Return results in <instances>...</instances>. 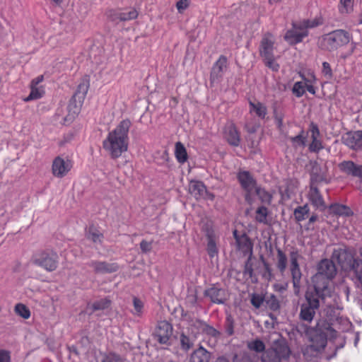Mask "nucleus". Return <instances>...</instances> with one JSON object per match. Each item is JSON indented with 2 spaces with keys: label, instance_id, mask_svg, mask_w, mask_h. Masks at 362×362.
I'll return each instance as SVG.
<instances>
[{
  "label": "nucleus",
  "instance_id": "obj_8",
  "mask_svg": "<svg viewBox=\"0 0 362 362\" xmlns=\"http://www.w3.org/2000/svg\"><path fill=\"white\" fill-rule=\"evenodd\" d=\"M306 332L310 344L322 351L325 348L327 343V334L324 329L317 325L316 327L308 328Z\"/></svg>",
  "mask_w": 362,
  "mask_h": 362
},
{
  "label": "nucleus",
  "instance_id": "obj_9",
  "mask_svg": "<svg viewBox=\"0 0 362 362\" xmlns=\"http://www.w3.org/2000/svg\"><path fill=\"white\" fill-rule=\"evenodd\" d=\"M248 230L240 223H237L235 226L233 235L236 240L238 250L243 253L249 252V236Z\"/></svg>",
  "mask_w": 362,
  "mask_h": 362
},
{
  "label": "nucleus",
  "instance_id": "obj_2",
  "mask_svg": "<svg viewBox=\"0 0 362 362\" xmlns=\"http://www.w3.org/2000/svg\"><path fill=\"white\" fill-rule=\"evenodd\" d=\"M317 272L313 277V287L316 289L317 286L321 288L319 290L322 296H332V288L330 280L334 278L337 274V267L333 259H323L317 264Z\"/></svg>",
  "mask_w": 362,
  "mask_h": 362
},
{
  "label": "nucleus",
  "instance_id": "obj_12",
  "mask_svg": "<svg viewBox=\"0 0 362 362\" xmlns=\"http://www.w3.org/2000/svg\"><path fill=\"white\" fill-rule=\"evenodd\" d=\"M290 270L292 276L293 287L298 290L301 279V272L298 264V259L300 257L297 250L290 252Z\"/></svg>",
  "mask_w": 362,
  "mask_h": 362
},
{
  "label": "nucleus",
  "instance_id": "obj_21",
  "mask_svg": "<svg viewBox=\"0 0 362 362\" xmlns=\"http://www.w3.org/2000/svg\"><path fill=\"white\" fill-rule=\"evenodd\" d=\"M255 189L256 194L264 204H270L272 202V195L264 189L257 186L256 180L250 176V192Z\"/></svg>",
  "mask_w": 362,
  "mask_h": 362
},
{
  "label": "nucleus",
  "instance_id": "obj_57",
  "mask_svg": "<svg viewBox=\"0 0 362 362\" xmlns=\"http://www.w3.org/2000/svg\"><path fill=\"white\" fill-rule=\"evenodd\" d=\"M309 132L311 133V139H319L320 136V129L317 124L313 122L309 125Z\"/></svg>",
  "mask_w": 362,
  "mask_h": 362
},
{
  "label": "nucleus",
  "instance_id": "obj_54",
  "mask_svg": "<svg viewBox=\"0 0 362 362\" xmlns=\"http://www.w3.org/2000/svg\"><path fill=\"white\" fill-rule=\"evenodd\" d=\"M266 298L262 294L253 293L251 296L250 303L256 308H260L261 305L264 302Z\"/></svg>",
  "mask_w": 362,
  "mask_h": 362
},
{
  "label": "nucleus",
  "instance_id": "obj_17",
  "mask_svg": "<svg viewBox=\"0 0 362 362\" xmlns=\"http://www.w3.org/2000/svg\"><path fill=\"white\" fill-rule=\"evenodd\" d=\"M309 199L313 206L319 209L320 211H324L326 209V204L319 189L310 185Z\"/></svg>",
  "mask_w": 362,
  "mask_h": 362
},
{
  "label": "nucleus",
  "instance_id": "obj_63",
  "mask_svg": "<svg viewBox=\"0 0 362 362\" xmlns=\"http://www.w3.org/2000/svg\"><path fill=\"white\" fill-rule=\"evenodd\" d=\"M140 248L143 252H148L151 250L152 245L151 242H148L145 240H143L140 243Z\"/></svg>",
  "mask_w": 362,
  "mask_h": 362
},
{
  "label": "nucleus",
  "instance_id": "obj_61",
  "mask_svg": "<svg viewBox=\"0 0 362 362\" xmlns=\"http://www.w3.org/2000/svg\"><path fill=\"white\" fill-rule=\"evenodd\" d=\"M0 362H11V354L8 351L0 349Z\"/></svg>",
  "mask_w": 362,
  "mask_h": 362
},
{
  "label": "nucleus",
  "instance_id": "obj_6",
  "mask_svg": "<svg viewBox=\"0 0 362 362\" xmlns=\"http://www.w3.org/2000/svg\"><path fill=\"white\" fill-rule=\"evenodd\" d=\"M74 162L68 157L58 156L52 163V173L58 178H62L68 175L73 168Z\"/></svg>",
  "mask_w": 362,
  "mask_h": 362
},
{
  "label": "nucleus",
  "instance_id": "obj_29",
  "mask_svg": "<svg viewBox=\"0 0 362 362\" xmlns=\"http://www.w3.org/2000/svg\"><path fill=\"white\" fill-rule=\"evenodd\" d=\"M361 135V131L346 134V137L344 138L345 144L351 148L358 151V144L362 138Z\"/></svg>",
  "mask_w": 362,
  "mask_h": 362
},
{
  "label": "nucleus",
  "instance_id": "obj_25",
  "mask_svg": "<svg viewBox=\"0 0 362 362\" xmlns=\"http://www.w3.org/2000/svg\"><path fill=\"white\" fill-rule=\"evenodd\" d=\"M87 239L91 240L94 243L101 244L103 243L104 235L100 231L98 227L94 225H90L86 232Z\"/></svg>",
  "mask_w": 362,
  "mask_h": 362
},
{
  "label": "nucleus",
  "instance_id": "obj_46",
  "mask_svg": "<svg viewBox=\"0 0 362 362\" xmlns=\"http://www.w3.org/2000/svg\"><path fill=\"white\" fill-rule=\"evenodd\" d=\"M107 18L115 23L121 22L122 9H109L106 11Z\"/></svg>",
  "mask_w": 362,
  "mask_h": 362
},
{
  "label": "nucleus",
  "instance_id": "obj_24",
  "mask_svg": "<svg viewBox=\"0 0 362 362\" xmlns=\"http://www.w3.org/2000/svg\"><path fill=\"white\" fill-rule=\"evenodd\" d=\"M206 190V186L201 181L192 180L189 185V193L197 199L202 197Z\"/></svg>",
  "mask_w": 362,
  "mask_h": 362
},
{
  "label": "nucleus",
  "instance_id": "obj_40",
  "mask_svg": "<svg viewBox=\"0 0 362 362\" xmlns=\"http://www.w3.org/2000/svg\"><path fill=\"white\" fill-rule=\"evenodd\" d=\"M287 266V257L286 254L279 248L277 249V264L276 267L280 272H285Z\"/></svg>",
  "mask_w": 362,
  "mask_h": 362
},
{
  "label": "nucleus",
  "instance_id": "obj_56",
  "mask_svg": "<svg viewBox=\"0 0 362 362\" xmlns=\"http://www.w3.org/2000/svg\"><path fill=\"white\" fill-rule=\"evenodd\" d=\"M133 305L135 310L134 315H140L142 313V310L144 308L143 302L136 297L133 298Z\"/></svg>",
  "mask_w": 362,
  "mask_h": 362
},
{
  "label": "nucleus",
  "instance_id": "obj_44",
  "mask_svg": "<svg viewBox=\"0 0 362 362\" xmlns=\"http://www.w3.org/2000/svg\"><path fill=\"white\" fill-rule=\"evenodd\" d=\"M321 351L314 345L309 344L303 349V355L306 359H311L313 357L316 356Z\"/></svg>",
  "mask_w": 362,
  "mask_h": 362
},
{
  "label": "nucleus",
  "instance_id": "obj_33",
  "mask_svg": "<svg viewBox=\"0 0 362 362\" xmlns=\"http://www.w3.org/2000/svg\"><path fill=\"white\" fill-rule=\"evenodd\" d=\"M255 220L259 223L265 225L270 224V221L268 220V209L264 206H259L255 212Z\"/></svg>",
  "mask_w": 362,
  "mask_h": 362
},
{
  "label": "nucleus",
  "instance_id": "obj_59",
  "mask_svg": "<svg viewBox=\"0 0 362 362\" xmlns=\"http://www.w3.org/2000/svg\"><path fill=\"white\" fill-rule=\"evenodd\" d=\"M226 332L228 335L231 336L234 333L233 322L230 316L227 317L226 322Z\"/></svg>",
  "mask_w": 362,
  "mask_h": 362
},
{
  "label": "nucleus",
  "instance_id": "obj_48",
  "mask_svg": "<svg viewBox=\"0 0 362 362\" xmlns=\"http://www.w3.org/2000/svg\"><path fill=\"white\" fill-rule=\"evenodd\" d=\"M199 325H200L199 328L202 330V334L214 337H218L220 334L215 328L204 322H203V323H199Z\"/></svg>",
  "mask_w": 362,
  "mask_h": 362
},
{
  "label": "nucleus",
  "instance_id": "obj_64",
  "mask_svg": "<svg viewBox=\"0 0 362 362\" xmlns=\"http://www.w3.org/2000/svg\"><path fill=\"white\" fill-rule=\"evenodd\" d=\"M44 80V76L43 75H40L38 76L37 77L33 78L31 82H30V85L31 86H38V84L40 83L41 82H42V81Z\"/></svg>",
  "mask_w": 362,
  "mask_h": 362
},
{
  "label": "nucleus",
  "instance_id": "obj_26",
  "mask_svg": "<svg viewBox=\"0 0 362 362\" xmlns=\"http://www.w3.org/2000/svg\"><path fill=\"white\" fill-rule=\"evenodd\" d=\"M274 42L267 37H263L259 47L260 55L263 59L274 55Z\"/></svg>",
  "mask_w": 362,
  "mask_h": 362
},
{
  "label": "nucleus",
  "instance_id": "obj_51",
  "mask_svg": "<svg viewBox=\"0 0 362 362\" xmlns=\"http://www.w3.org/2000/svg\"><path fill=\"white\" fill-rule=\"evenodd\" d=\"M292 93L297 98L302 97L305 93V84L302 81H297L293 84Z\"/></svg>",
  "mask_w": 362,
  "mask_h": 362
},
{
  "label": "nucleus",
  "instance_id": "obj_38",
  "mask_svg": "<svg viewBox=\"0 0 362 362\" xmlns=\"http://www.w3.org/2000/svg\"><path fill=\"white\" fill-rule=\"evenodd\" d=\"M265 350L264 343L259 339H257L250 341V362H255L254 358H252V352L264 353Z\"/></svg>",
  "mask_w": 362,
  "mask_h": 362
},
{
  "label": "nucleus",
  "instance_id": "obj_30",
  "mask_svg": "<svg viewBox=\"0 0 362 362\" xmlns=\"http://www.w3.org/2000/svg\"><path fill=\"white\" fill-rule=\"evenodd\" d=\"M329 209L330 214L335 215L349 216L353 214V211L349 206L338 203L332 204Z\"/></svg>",
  "mask_w": 362,
  "mask_h": 362
},
{
  "label": "nucleus",
  "instance_id": "obj_1",
  "mask_svg": "<svg viewBox=\"0 0 362 362\" xmlns=\"http://www.w3.org/2000/svg\"><path fill=\"white\" fill-rule=\"evenodd\" d=\"M132 122L129 119H122L118 125L110 131L103 141V149L112 159L119 158L126 152L129 145V131Z\"/></svg>",
  "mask_w": 362,
  "mask_h": 362
},
{
  "label": "nucleus",
  "instance_id": "obj_53",
  "mask_svg": "<svg viewBox=\"0 0 362 362\" xmlns=\"http://www.w3.org/2000/svg\"><path fill=\"white\" fill-rule=\"evenodd\" d=\"M102 362H124V359L119 354L110 352L103 356Z\"/></svg>",
  "mask_w": 362,
  "mask_h": 362
},
{
  "label": "nucleus",
  "instance_id": "obj_37",
  "mask_svg": "<svg viewBox=\"0 0 362 362\" xmlns=\"http://www.w3.org/2000/svg\"><path fill=\"white\" fill-rule=\"evenodd\" d=\"M310 209L307 204L298 206L294 210V216L297 222H300L305 220L309 214Z\"/></svg>",
  "mask_w": 362,
  "mask_h": 362
},
{
  "label": "nucleus",
  "instance_id": "obj_49",
  "mask_svg": "<svg viewBox=\"0 0 362 362\" xmlns=\"http://www.w3.org/2000/svg\"><path fill=\"white\" fill-rule=\"evenodd\" d=\"M199 323H203V321L199 320H196L189 325L187 328V332H189L192 335L195 337V339H197L198 336L200 334H202V330L199 328L200 325Z\"/></svg>",
  "mask_w": 362,
  "mask_h": 362
},
{
  "label": "nucleus",
  "instance_id": "obj_34",
  "mask_svg": "<svg viewBox=\"0 0 362 362\" xmlns=\"http://www.w3.org/2000/svg\"><path fill=\"white\" fill-rule=\"evenodd\" d=\"M29 95L23 99L25 102H29L33 100L41 98L45 94V90L42 86H31Z\"/></svg>",
  "mask_w": 362,
  "mask_h": 362
},
{
  "label": "nucleus",
  "instance_id": "obj_13",
  "mask_svg": "<svg viewBox=\"0 0 362 362\" xmlns=\"http://www.w3.org/2000/svg\"><path fill=\"white\" fill-rule=\"evenodd\" d=\"M308 166L310 167V169L309 170L310 185H315L322 182H327L326 172L322 169V166L317 160H310Z\"/></svg>",
  "mask_w": 362,
  "mask_h": 362
},
{
  "label": "nucleus",
  "instance_id": "obj_55",
  "mask_svg": "<svg viewBox=\"0 0 362 362\" xmlns=\"http://www.w3.org/2000/svg\"><path fill=\"white\" fill-rule=\"evenodd\" d=\"M324 148L322 142L319 139H312V141L309 145V151L310 152L319 153Z\"/></svg>",
  "mask_w": 362,
  "mask_h": 362
},
{
  "label": "nucleus",
  "instance_id": "obj_43",
  "mask_svg": "<svg viewBox=\"0 0 362 362\" xmlns=\"http://www.w3.org/2000/svg\"><path fill=\"white\" fill-rule=\"evenodd\" d=\"M263 62L264 65L269 69H271L274 72L279 71L280 69L279 64L276 62V57L274 55L263 59Z\"/></svg>",
  "mask_w": 362,
  "mask_h": 362
},
{
  "label": "nucleus",
  "instance_id": "obj_52",
  "mask_svg": "<svg viewBox=\"0 0 362 362\" xmlns=\"http://www.w3.org/2000/svg\"><path fill=\"white\" fill-rule=\"evenodd\" d=\"M260 258L262 261L264 268V272L262 274V276L266 280L270 281L274 277V275L272 274V269L269 264L264 259V257L262 255H261Z\"/></svg>",
  "mask_w": 362,
  "mask_h": 362
},
{
  "label": "nucleus",
  "instance_id": "obj_20",
  "mask_svg": "<svg viewBox=\"0 0 362 362\" xmlns=\"http://www.w3.org/2000/svg\"><path fill=\"white\" fill-rule=\"evenodd\" d=\"M206 236L207 238L206 250L211 258L218 255V250L216 246V238L214 231L211 228L206 230Z\"/></svg>",
  "mask_w": 362,
  "mask_h": 362
},
{
  "label": "nucleus",
  "instance_id": "obj_45",
  "mask_svg": "<svg viewBox=\"0 0 362 362\" xmlns=\"http://www.w3.org/2000/svg\"><path fill=\"white\" fill-rule=\"evenodd\" d=\"M16 313L23 319H28L30 317V311L29 308L22 303H18L15 306Z\"/></svg>",
  "mask_w": 362,
  "mask_h": 362
},
{
  "label": "nucleus",
  "instance_id": "obj_14",
  "mask_svg": "<svg viewBox=\"0 0 362 362\" xmlns=\"http://www.w3.org/2000/svg\"><path fill=\"white\" fill-rule=\"evenodd\" d=\"M228 59L224 55H221L214 64L211 73L210 81L211 83L218 81L223 76L224 71L227 68Z\"/></svg>",
  "mask_w": 362,
  "mask_h": 362
},
{
  "label": "nucleus",
  "instance_id": "obj_50",
  "mask_svg": "<svg viewBox=\"0 0 362 362\" xmlns=\"http://www.w3.org/2000/svg\"><path fill=\"white\" fill-rule=\"evenodd\" d=\"M322 23V21H320L318 19H314V20H303L302 22L300 23V26H297L296 28L301 29H306L308 28H315Z\"/></svg>",
  "mask_w": 362,
  "mask_h": 362
},
{
  "label": "nucleus",
  "instance_id": "obj_16",
  "mask_svg": "<svg viewBox=\"0 0 362 362\" xmlns=\"http://www.w3.org/2000/svg\"><path fill=\"white\" fill-rule=\"evenodd\" d=\"M90 266L93 268L96 273L107 274L113 273L118 270L119 266L117 263H109L107 262L93 261Z\"/></svg>",
  "mask_w": 362,
  "mask_h": 362
},
{
  "label": "nucleus",
  "instance_id": "obj_41",
  "mask_svg": "<svg viewBox=\"0 0 362 362\" xmlns=\"http://www.w3.org/2000/svg\"><path fill=\"white\" fill-rule=\"evenodd\" d=\"M261 362H281V358L279 356H276V354H275V351H271L269 349L265 351L260 359Z\"/></svg>",
  "mask_w": 362,
  "mask_h": 362
},
{
  "label": "nucleus",
  "instance_id": "obj_10",
  "mask_svg": "<svg viewBox=\"0 0 362 362\" xmlns=\"http://www.w3.org/2000/svg\"><path fill=\"white\" fill-rule=\"evenodd\" d=\"M292 26V29L286 31L284 38L290 45L293 46L303 42V38L307 37L309 33L306 29L296 28L300 26V23H293Z\"/></svg>",
  "mask_w": 362,
  "mask_h": 362
},
{
  "label": "nucleus",
  "instance_id": "obj_62",
  "mask_svg": "<svg viewBox=\"0 0 362 362\" xmlns=\"http://www.w3.org/2000/svg\"><path fill=\"white\" fill-rule=\"evenodd\" d=\"M354 0H340V4L342 6L341 12H348L349 9L352 7Z\"/></svg>",
  "mask_w": 362,
  "mask_h": 362
},
{
  "label": "nucleus",
  "instance_id": "obj_11",
  "mask_svg": "<svg viewBox=\"0 0 362 362\" xmlns=\"http://www.w3.org/2000/svg\"><path fill=\"white\" fill-rule=\"evenodd\" d=\"M340 172L347 177L358 178L362 182V165L357 164L353 160H343L338 164Z\"/></svg>",
  "mask_w": 362,
  "mask_h": 362
},
{
  "label": "nucleus",
  "instance_id": "obj_15",
  "mask_svg": "<svg viewBox=\"0 0 362 362\" xmlns=\"http://www.w3.org/2000/svg\"><path fill=\"white\" fill-rule=\"evenodd\" d=\"M298 182L293 179L285 180L284 184L279 186V192L281 195V202H286L290 200L296 194V189L298 187Z\"/></svg>",
  "mask_w": 362,
  "mask_h": 362
},
{
  "label": "nucleus",
  "instance_id": "obj_35",
  "mask_svg": "<svg viewBox=\"0 0 362 362\" xmlns=\"http://www.w3.org/2000/svg\"><path fill=\"white\" fill-rule=\"evenodd\" d=\"M111 305V301L108 298H102L98 300L94 301L91 304H88V308H90L92 312L97 310H104L107 309Z\"/></svg>",
  "mask_w": 362,
  "mask_h": 362
},
{
  "label": "nucleus",
  "instance_id": "obj_18",
  "mask_svg": "<svg viewBox=\"0 0 362 362\" xmlns=\"http://www.w3.org/2000/svg\"><path fill=\"white\" fill-rule=\"evenodd\" d=\"M90 87V80L88 77L83 78L77 86L76 91L74 95L73 100L78 101L81 105L87 95Z\"/></svg>",
  "mask_w": 362,
  "mask_h": 362
},
{
  "label": "nucleus",
  "instance_id": "obj_4",
  "mask_svg": "<svg viewBox=\"0 0 362 362\" xmlns=\"http://www.w3.org/2000/svg\"><path fill=\"white\" fill-rule=\"evenodd\" d=\"M351 38V35L349 32L338 29L321 36L317 41V46L322 50L333 52L347 45Z\"/></svg>",
  "mask_w": 362,
  "mask_h": 362
},
{
  "label": "nucleus",
  "instance_id": "obj_7",
  "mask_svg": "<svg viewBox=\"0 0 362 362\" xmlns=\"http://www.w3.org/2000/svg\"><path fill=\"white\" fill-rule=\"evenodd\" d=\"M173 325L166 320L158 322L154 333V339L160 344H170V340L173 335Z\"/></svg>",
  "mask_w": 362,
  "mask_h": 362
},
{
  "label": "nucleus",
  "instance_id": "obj_3",
  "mask_svg": "<svg viewBox=\"0 0 362 362\" xmlns=\"http://www.w3.org/2000/svg\"><path fill=\"white\" fill-rule=\"evenodd\" d=\"M319 287L315 289L309 287L305 293V302L300 305L299 317L302 321L310 323L317 311L319 310L320 303H325L326 298L330 296H322Z\"/></svg>",
  "mask_w": 362,
  "mask_h": 362
},
{
  "label": "nucleus",
  "instance_id": "obj_47",
  "mask_svg": "<svg viewBox=\"0 0 362 362\" xmlns=\"http://www.w3.org/2000/svg\"><path fill=\"white\" fill-rule=\"evenodd\" d=\"M266 306L273 311L279 310L280 308V303L277 298L272 294L265 300Z\"/></svg>",
  "mask_w": 362,
  "mask_h": 362
},
{
  "label": "nucleus",
  "instance_id": "obj_31",
  "mask_svg": "<svg viewBox=\"0 0 362 362\" xmlns=\"http://www.w3.org/2000/svg\"><path fill=\"white\" fill-rule=\"evenodd\" d=\"M175 156L178 163L183 164L188 158L187 150L185 146L180 141L177 142L175 146Z\"/></svg>",
  "mask_w": 362,
  "mask_h": 362
},
{
  "label": "nucleus",
  "instance_id": "obj_19",
  "mask_svg": "<svg viewBox=\"0 0 362 362\" xmlns=\"http://www.w3.org/2000/svg\"><path fill=\"white\" fill-rule=\"evenodd\" d=\"M224 137L233 146H238L240 134L233 123H228L224 128Z\"/></svg>",
  "mask_w": 362,
  "mask_h": 362
},
{
  "label": "nucleus",
  "instance_id": "obj_32",
  "mask_svg": "<svg viewBox=\"0 0 362 362\" xmlns=\"http://www.w3.org/2000/svg\"><path fill=\"white\" fill-rule=\"evenodd\" d=\"M237 177L240 185L245 191V199L249 201V172L240 171Z\"/></svg>",
  "mask_w": 362,
  "mask_h": 362
},
{
  "label": "nucleus",
  "instance_id": "obj_39",
  "mask_svg": "<svg viewBox=\"0 0 362 362\" xmlns=\"http://www.w3.org/2000/svg\"><path fill=\"white\" fill-rule=\"evenodd\" d=\"M308 136V132H305V131L302 129L297 136L291 138V141L295 146L304 147L306 144Z\"/></svg>",
  "mask_w": 362,
  "mask_h": 362
},
{
  "label": "nucleus",
  "instance_id": "obj_42",
  "mask_svg": "<svg viewBox=\"0 0 362 362\" xmlns=\"http://www.w3.org/2000/svg\"><path fill=\"white\" fill-rule=\"evenodd\" d=\"M139 16L138 11L132 8L128 11L122 9L121 22L129 21L137 18Z\"/></svg>",
  "mask_w": 362,
  "mask_h": 362
},
{
  "label": "nucleus",
  "instance_id": "obj_28",
  "mask_svg": "<svg viewBox=\"0 0 362 362\" xmlns=\"http://www.w3.org/2000/svg\"><path fill=\"white\" fill-rule=\"evenodd\" d=\"M196 339H195V337L192 335L187 331L186 332H182L180 336L181 349L185 351H189L193 347Z\"/></svg>",
  "mask_w": 362,
  "mask_h": 362
},
{
  "label": "nucleus",
  "instance_id": "obj_27",
  "mask_svg": "<svg viewBox=\"0 0 362 362\" xmlns=\"http://www.w3.org/2000/svg\"><path fill=\"white\" fill-rule=\"evenodd\" d=\"M205 294L214 303L221 304L224 302V291L221 288L211 287L206 291Z\"/></svg>",
  "mask_w": 362,
  "mask_h": 362
},
{
  "label": "nucleus",
  "instance_id": "obj_60",
  "mask_svg": "<svg viewBox=\"0 0 362 362\" xmlns=\"http://www.w3.org/2000/svg\"><path fill=\"white\" fill-rule=\"evenodd\" d=\"M189 5V0H179L176 4V8L179 13H182Z\"/></svg>",
  "mask_w": 362,
  "mask_h": 362
},
{
  "label": "nucleus",
  "instance_id": "obj_5",
  "mask_svg": "<svg viewBox=\"0 0 362 362\" xmlns=\"http://www.w3.org/2000/svg\"><path fill=\"white\" fill-rule=\"evenodd\" d=\"M58 255L53 251H41L35 254L32 261L47 272H53L58 267Z\"/></svg>",
  "mask_w": 362,
  "mask_h": 362
},
{
  "label": "nucleus",
  "instance_id": "obj_58",
  "mask_svg": "<svg viewBox=\"0 0 362 362\" xmlns=\"http://www.w3.org/2000/svg\"><path fill=\"white\" fill-rule=\"evenodd\" d=\"M322 72L324 74V76L327 78H328V79H331L332 78V76H333V73H332V70L331 66L327 62H324L322 63Z\"/></svg>",
  "mask_w": 362,
  "mask_h": 362
},
{
  "label": "nucleus",
  "instance_id": "obj_23",
  "mask_svg": "<svg viewBox=\"0 0 362 362\" xmlns=\"http://www.w3.org/2000/svg\"><path fill=\"white\" fill-rule=\"evenodd\" d=\"M210 358L211 353L201 346L192 352L189 362H209Z\"/></svg>",
  "mask_w": 362,
  "mask_h": 362
},
{
  "label": "nucleus",
  "instance_id": "obj_22",
  "mask_svg": "<svg viewBox=\"0 0 362 362\" xmlns=\"http://www.w3.org/2000/svg\"><path fill=\"white\" fill-rule=\"evenodd\" d=\"M269 350L275 351V354H276V356H279L281 360L288 358L290 354V349L285 340L275 341L273 347Z\"/></svg>",
  "mask_w": 362,
  "mask_h": 362
},
{
  "label": "nucleus",
  "instance_id": "obj_36",
  "mask_svg": "<svg viewBox=\"0 0 362 362\" xmlns=\"http://www.w3.org/2000/svg\"><path fill=\"white\" fill-rule=\"evenodd\" d=\"M253 111L255 112V114L260 118V119H264L267 114V107L258 102L257 103H252L250 101V112Z\"/></svg>",
  "mask_w": 362,
  "mask_h": 362
}]
</instances>
